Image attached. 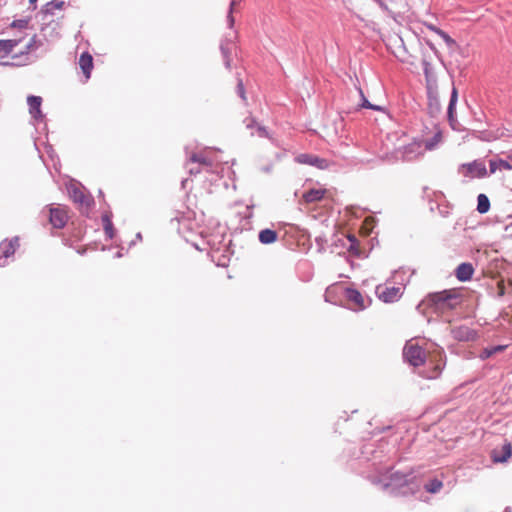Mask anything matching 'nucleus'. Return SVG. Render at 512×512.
I'll list each match as a JSON object with an SVG mask.
<instances>
[{
  "mask_svg": "<svg viewBox=\"0 0 512 512\" xmlns=\"http://www.w3.org/2000/svg\"><path fill=\"white\" fill-rule=\"evenodd\" d=\"M219 49H220V51H221L222 53H224V43H223V42H221V43L219 44Z\"/></svg>",
  "mask_w": 512,
  "mask_h": 512,
  "instance_id": "nucleus-42",
  "label": "nucleus"
},
{
  "mask_svg": "<svg viewBox=\"0 0 512 512\" xmlns=\"http://www.w3.org/2000/svg\"><path fill=\"white\" fill-rule=\"evenodd\" d=\"M18 246V237H14L9 241L4 240L3 242L0 243V267H4L7 265L8 258L14 255Z\"/></svg>",
  "mask_w": 512,
  "mask_h": 512,
  "instance_id": "nucleus-9",
  "label": "nucleus"
},
{
  "mask_svg": "<svg viewBox=\"0 0 512 512\" xmlns=\"http://www.w3.org/2000/svg\"><path fill=\"white\" fill-rule=\"evenodd\" d=\"M437 35L443 39L448 46H453L455 41L443 30H438Z\"/></svg>",
  "mask_w": 512,
  "mask_h": 512,
  "instance_id": "nucleus-35",
  "label": "nucleus"
},
{
  "mask_svg": "<svg viewBox=\"0 0 512 512\" xmlns=\"http://www.w3.org/2000/svg\"><path fill=\"white\" fill-rule=\"evenodd\" d=\"M27 104L32 119L37 122L42 121L44 119V115L41 111L42 98L40 96L30 95L27 97Z\"/></svg>",
  "mask_w": 512,
  "mask_h": 512,
  "instance_id": "nucleus-16",
  "label": "nucleus"
},
{
  "mask_svg": "<svg viewBox=\"0 0 512 512\" xmlns=\"http://www.w3.org/2000/svg\"><path fill=\"white\" fill-rule=\"evenodd\" d=\"M102 223H103V228H104L105 234L107 235V237L109 239H112L114 236L115 230H114L113 223L111 220V215L108 213L103 214L102 215Z\"/></svg>",
  "mask_w": 512,
  "mask_h": 512,
  "instance_id": "nucleus-28",
  "label": "nucleus"
},
{
  "mask_svg": "<svg viewBox=\"0 0 512 512\" xmlns=\"http://www.w3.org/2000/svg\"><path fill=\"white\" fill-rule=\"evenodd\" d=\"M358 91H359V95L361 97V103L358 105V108H366V109H372V110H376V111H381L383 110V108L379 105H374V104H371L364 96V93L363 91L361 90V88H358Z\"/></svg>",
  "mask_w": 512,
  "mask_h": 512,
  "instance_id": "nucleus-31",
  "label": "nucleus"
},
{
  "mask_svg": "<svg viewBox=\"0 0 512 512\" xmlns=\"http://www.w3.org/2000/svg\"><path fill=\"white\" fill-rule=\"evenodd\" d=\"M236 4H237V1H235V0H233L230 3V11H229V15L227 16V18H228L229 29L231 30V33H229L230 38L229 39L226 38V42L227 41L234 42V40L237 39V31L234 29V18L231 16V13L234 11Z\"/></svg>",
  "mask_w": 512,
  "mask_h": 512,
  "instance_id": "nucleus-26",
  "label": "nucleus"
},
{
  "mask_svg": "<svg viewBox=\"0 0 512 512\" xmlns=\"http://www.w3.org/2000/svg\"><path fill=\"white\" fill-rule=\"evenodd\" d=\"M296 161L300 164L314 166L319 169H327L329 167L328 160L308 153L299 154L296 157Z\"/></svg>",
  "mask_w": 512,
  "mask_h": 512,
  "instance_id": "nucleus-11",
  "label": "nucleus"
},
{
  "mask_svg": "<svg viewBox=\"0 0 512 512\" xmlns=\"http://www.w3.org/2000/svg\"><path fill=\"white\" fill-rule=\"evenodd\" d=\"M504 295H505V286H504L503 282H499L498 283V296L502 297Z\"/></svg>",
  "mask_w": 512,
  "mask_h": 512,
  "instance_id": "nucleus-37",
  "label": "nucleus"
},
{
  "mask_svg": "<svg viewBox=\"0 0 512 512\" xmlns=\"http://www.w3.org/2000/svg\"><path fill=\"white\" fill-rule=\"evenodd\" d=\"M382 8H387L384 0H375Z\"/></svg>",
  "mask_w": 512,
  "mask_h": 512,
  "instance_id": "nucleus-40",
  "label": "nucleus"
},
{
  "mask_svg": "<svg viewBox=\"0 0 512 512\" xmlns=\"http://www.w3.org/2000/svg\"><path fill=\"white\" fill-rule=\"evenodd\" d=\"M490 456L494 463H506L512 456L511 443L505 440L502 445L492 449Z\"/></svg>",
  "mask_w": 512,
  "mask_h": 512,
  "instance_id": "nucleus-8",
  "label": "nucleus"
},
{
  "mask_svg": "<svg viewBox=\"0 0 512 512\" xmlns=\"http://www.w3.org/2000/svg\"><path fill=\"white\" fill-rule=\"evenodd\" d=\"M413 476L411 473H403L399 471H386L379 478H374L372 482L380 485L383 490L390 489L392 493L405 494L406 491H401L402 488L408 487L412 482Z\"/></svg>",
  "mask_w": 512,
  "mask_h": 512,
  "instance_id": "nucleus-2",
  "label": "nucleus"
},
{
  "mask_svg": "<svg viewBox=\"0 0 512 512\" xmlns=\"http://www.w3.org/2000/svg\"><path fill=\"white\" fill-rule=\"evenodd\" d=\"M490 209V201L485 194H479L477 197V211L481 214L487 213Z\"/></svg>",
  "mask_w": 512,
  "mask_h": 512,
  "instance_id": "nucleus-30",
  "label": "nucleus"
},
{
  "mask_svg": "<svg viewBox=\"0 0 512 512\" xmlns=\"http://www.w3.org/2000/svg\"><path fill=\"white\" fill-rule=\"evenodd\" d=\"M210 245H211V248H210L209 256L211 258V261L214 262L216 264V266L223 267L224 266V262H223L224 252L221 250L220 246L216 247L214 243L213 244L210 243Z\"/></svg>",
  "mask_w": 512,
  "mask_h": 512,
  "instance_id": "nucleus-22",
  "label": "nucleus"
},
{
  "mask_svg": "<svg viewBox=\"0 0 512 512\" xmlns=\"http://www.w3.org/2000/svg\"><path fill=\"white\" fill-rule=\"evenodd\" d=\"M79 66L86 78H90L91 70L93 68V58L88 52L81 54L79 58Z\"/></svg>",
  "mask_w": 512,
  "mask_h": 512,
  "instance_id": "nucleus-20",
  "label": "nucleus"
},
{
  "mask_svg": "<svg viewBox=\"0 0 512 512\" xmlns=\"http://www.w3.org/2000/svg\"><path fill=\"white\" fill-rule=\"evenodd\" d=\"M457 101H458V91H457L456 87L453 85L452 91H451V96H450V101H449V105H448V109H447L448 120L453 128H454V122H456L455 107H456Z\"/></svg>",
  "mask_w": 512,
  "mask_h": 512,
  "instance_id": "nucleus-19",
  "label": "nucleus"
},
{
  "mask_svg": "<svg viewBox=\"0 0 512 512\" xmlns=\"http://www.w3.org/2000/svg\"><path fill=\"white\" fill-rule=\"evenodd\" d=\"M36 2H37V0H29V3H30V5L32 6L33 9L36 8Z\"/></svg>",
  "mask_w": 512,
  "mask_h": 512,
  "instance_id": "nucleus-41",
  "label": "nucleus"
},
{
  "mask_svg": "<svg viewBox=\"0 0 512 512\" xmlns=\"http://www.w3.org/2000/svg\"><path fill=\"white\" fill-rule=\"evenodd\" d=\"M349 239H350V241H352V242H353V241H355L354 236H350V237H349Z\"/></svg>",
  "mask_w": 512,
  "mask_h": 512,
  "instance_id": "nucleus-43",
  "label": "nucleus"
},
{
  "mask_svg": "<svg viewBox=\"0 0 512 512\" xmlns=\"http://www.w3.org/2000/svg\"><path fill=\"white\" fill-rule=\"evenodd\" d=\"M450 333L455 340L463 342L473 341L477 337V333L465 325L452 327Z\"/></svg>",
  "mask_w": 512,
  "mask_h": 512,
  "instance_id": "nucleus-12",
  "label": "nucleus"
},
{
  "mask_svg": "<svg viewBox=\"0 0 512 512\" xmlns=\"http://www.w3.org/2000/svg\"><path fill=\"white\" fill-rule=\"evenodd\" d=\"M49 221L54 228L61 229L63 228L67 221L68 215L67 211L64 207H55L50 209Z\"/></svg>",
  "mask_w": 512,
  "mask_h": 512,
  "instance_id": "nucleus-13",
  "label": "nucleus"
},
{
  "mask_svg": "<svg viewBox=\"0 0 512 512\" xmlns=\"http://www.w3.org/2000/svg\"><path fill=\"white\" fill-rule=\"evenodd\" d=\"M277 240V232L271 229H264L259 232V241L263 244H271Z\"/></svg>",
  "mask_w": 512,
  "mask_h": 512,
  "instance_id": "nucleus-25",
  "label": "nucleus"
},
{
  "mask_svg": "<svg viewBox=\"0 0 512 512\" xmlns=\"http://www.w3.org/2000/svg\"><path fill=\"white\" fill-rule=\"evenodd\" d=\"M442 140V135L440 132L434 134V136L426 141H423V146L426 150H433Z\"/></svg>",
  "mask_w": 512,
  "mask_h": 512,
  "instance_id": "nucleus-32",
  "label": "nucleus"
},
{
  "mask_svg": "<svg viewBox=\"0 0 512 512\" xmlns=\"http://www.w3.org/2000/svg\"><path fill=\"white\" fill-rule=\"evenodd\" d=\"M135 239H136V240L131 241L130 246L135 245L136 241H141V240H142V234H141L140 232H138V233L136 234Z\"/></svg>",
  "mask_w": 512,
  "mask_h": 512,
  "instance_id": "nucleus-38",
  "label": "nucleus"
},
{
  "mask_svg": "<svg viewBox=\"0 0 512 512\" xmlns=\"http://www.w3.org/2000/svg\"><path fill=\"white\" fill-rule=\"evenodd\" d=\"M345 297L349 302L351 308L355 311L363 310L367 307L368 301L365 297L356 289L347 288L345 290Z\"/></svg>",
  "mask_w": 512,
  "mask_h": 512,
  "instance_id": "nucleus-10",
  "label": "nucleus"
},
{
  "mask_svg": "<svg viewBox=\"0 0 512 512\" xmlns=\"http://www.w3.org/2000/svg\"><path fill=\"white\" fill-rule=\"evenodd\" d=\"M443 487V483L438 479H432L425 484V489L429 493H437Z\"/></svg>",
  "mask_w": 512,
  "mask_h": 512,
  "instance_id": "nucleus-33",
  "label": "nucleus"
},
{
  "mask_svg": "<svg viewBox=\"0 0 512 512\" xmlns=\"http://www.w3.org/2000/svg\"><path fill=\"white\" fill-rule=\"evenodd\" d=\"M404 358L413 366L417 367L425 361V351L417 344L407 343L403 349Z\"/></svg>",
  "mask_w": 512,
  "mask_h": 512,
  "instance_id": "nucleus-6",
  "label": "nucleus"
},
{
  "mask_svg": "<svg viewBox=\"0 0 512 512\" xmlns=\"http://www.w3.org/2000/svg\"><path fill=\"white\" fill-rule=\"evenodd\" d=\"M490 173H495L497 170H511L512 165L510 162L504 159H491L489 161Z\"/></svg>",
  "mask_w": 512,
  "mask_h": 512,
  "instance_id": "nucleus-24",
  "label": "nucleus"
},
{
  "mask_svg": "<svg viewBox=\"0 0 512 512\" xmlns=\"http://www.w3.org/2000/svg\"><path fill=\"white\" fill-rule=\"evenodd\" d=\"M509 283L512 285V278L509 280Z\"/></svg>",
  "mask_w": 512,
  "mask_h": 512,
  "instance_id": "nucleus-44",
  "label": "nucleus"
},
{
  "mask_svg": "<svg viewBox=\"0 0 512 512\" xmlns=\"http://www.w3.org/2000/svg\"><path fill=\"white\" fill-rule=\"evenodd\" d=\"M235 93L240 97L244 104H247L246 90L240 74H237L236 76Z\"/></svg>",
  "mask_w": 512,
  "mask_h": 512,
  "instance_id": "nucleus-29",
  "label": "nucleus"
},
{
  "mask_svg": "<svg viewBox=\"0 0 512 512\" xmlns=\"http://www.w3.org/2000/svg\"><path fill=\"white\" fill-rule=\"evenodd\" d=\"M68 193L73 202L79 204L81 207L88 208L90 206L91 198L87 196L83 190L75 184H72L68 187Z\"/></svg>",
  "mask_w": 512,
  "mask_h": 512,
  "instance_id": "nucleus-14",
  "label": "nucleus"
},
{
  "mask_svg": "<svg viewBox=\"0 0 512 512\" xmlns=\"http://www.w3.org/2000/svg\"><path fill=\"white\" fill-rule=\"evenodd\" d=\"M463 302V295L458 289H446L429 293L418 305L422 314L428 312L443 316L457 309Z\"/></svg>",
  "mask_w": 512,
  "mask_h": 512,
  "instance_id": "nucleus-1",
  "label": "nucleus"
},
{
  "mask_svg": "<svg viewBox=\"0 0 512 512\" xmlns=\"http://www.w3.org/2000/svg\"><path fill=\"white\" fill-rule=\"evenodd\" d=\"M247 130L250 131V135L254 136L255 134L261 138L268 137V131L265 126L260 125L254 117L249 116L243 121Z\"/></svg>",
  "mask_w": 512,
  "mask_h": 512,
  "instance_id": "nucleus-17",
  "label": "nucleus"
},
{
  "mask_svg": "<svg viewBox=\"0 0 512 512\" xmlns=\"http://www.w3.org/2000/svg\"><path fill=\"white\" fill-rule=\"evenodd\" d=\"M186 154L188 156V162L186 164V169L190 174H198L200 169L198 167H194V165L210 167L213 165L214 159L211 157L213 153L212 150H205L204 152H189V148H185Z\"/></svg>",
  "mask_w": 512,
  "mask_h": 512,
  "instance_id": "nucleus-4",
  "label": "nucleus"
},
{
  "mask_svg": "<svg viewBox=\"0 0 512 512\" xmlns=\"http://www.w3.org/2000/svg\"><path fill=\"white\" fill-rule=\"evenodd\" d=\"M65 5V2L62 0H53L45 4L42 8V12L44 14L54 15L55 10H61Z\"/></svg>",
  "mask_w": 512,
  "mask_h": 512,
  "instance_id": "nucleus-27",
  "label": "nucleus"
},
{
  "mask_svg": "<svg viewBox=\"0 0 512 512\" xmlns=\"http://www.w3.org/2000/svg\"><path fill=\"white\" fill-rule=\"evenodd\" d=\"M425 152L423 140H414L396 151L395 157L403 161H412Z\"/></svg>",
  "mask_w": 512,
  "mask_h": 512,
  "instance_id": "nucleus-5",
  "label": "nucleus"
},
{
  "mask_svg": "<svg viewBox=\"0 0 512 512\" xmlns=\"http://www.w3.org/2000/svg\"><path fill=\"white\" fill-rule=\"evenodd\" d=\"M326 194L325 189H310L306 191L302 198L306 203H316L323 199Z\"/></svg>",
  "mask_w": 512,
  "mask_h": 512,
  "instance_id": "nucleus-21",
  "label": "nucleus"
},
{
  "mask_svg": "<svg viewBox=\"0 0 512 512\" xmlns=\"http://www.w3.org/2000/svg\"><path fill=\"white\" fill-rule=\"evenodd\" d=\"M443 367H444V363H438V364H436V365L433 367L432 372H431V373H429L426 377H427V378H429V379L437 378V377L440 375V373H441V371H442Z\"/></svg>",
  "mask_w": 512,
  "mask_h": 512,
  "instance_id": "nucleus-34",
  "label": "nucleus"
},
{
  "mask_svg": "<svg viewBox=\"0 0 512 512\" xmlns=\"http://www.w3.org/2000/svg\"><path fill=\"white\" fill-rule=\"evenodd\" d=\"M427 27H428V29H429V30L433 31V32H434V33H436V34H437V31H438V30H441L440 28H438V27H436V26H434V25H432V24H431V25H428Z\"/></svg>",
  "mask_w": 512,
  "mask_h": 512,
  "instance_id": "nucleus-39",
  "label": "nucleus"
},
{
  "mask_svg": "<svg viewBox=\"0 0 512 512\" xmlns=\"http://www.w3.org/2000/svg\"><path fill=\"white\" fill-rule=\"evenodd\" d=\"M376 294L379 299L385 303H391L396 301L400 297V288L399 287H385L378 286L376 288Z\"/></svg>",
  "mask_w": 512,
  "mask_h": 512,
  "instance_id": "nucleus-15",
  "label": "nucleus"
},
{
  "mask_svg": "<svg viewBox=\"0 0 512 512\" xmlns=\"http://www.w3.org/2000/svg\"><path fill=\"white\" fill-rule=\"evenodd\" d=\"M424 74L426 78L428 109L431 115L435 116L441 111L438 88L435 77L431 74L429 64H425Z\"/></svg>",
  "mask_w": 512,
  "mask_h": 512,
  "instance_id": "nucleus-3",
  "label": "nucleus"
},
{
  "mask_svg": "<svg viewBox=\"0 0 512 512\" xmlns=\"http://www.w3.org/2000/svg\"><path fill=\"white\" fill-rule=\"evenodd\" d=\"M18 44L19 40L16 39L0 40V56H7Z\"/></svg>",
  "mask_w": 512,
  "mask_h": 512,
  "instance_id": "nucleus-23",
  "label": "nucleus"
},
{
  "mask_svg": "<svg viewBox=\"0 0 512 512\" xmlns=\"http://www.w3.org/2000/svg\"><path fill=\"white\" fill-rule=\"evenodd\" d=\"M460 172L470 178H482L487 175L485 163L481 160H475L471 163L462 164Z\"/></svg>",
  "mask_w": 512,
  "mask_h": 512,
  "instance_id": "nucleus-7",
  "label": "nucleus"
},
{
  "mask_svg": "<svg viewBox=\"0 0 512 512\" xmlns=\"http://www.w3.org/2000/svg\"><path fill=\"white\" fill-rule=\"evenodd\" d=\"M27 26H28V21L25 19L15 20L12 23V27L26 28Z\"/></svg>",
  "mask_w": 512,
  "mask_h": 512,
  "instance_id": "nucleus-36",
  "label": "nucleus"
},
{
  "mask_svg": "<svg viewBox=\"0 0 512 512\" xmlns=\"http://www.w3.org/2000/svg\"><path fill=\"white\" fill-rule=\"evenodd\" d=\"M474 273V268L471 263H461L455 270V276L458 280L464 282L470 280Z\"/></svg>",
  "mask_w": 512,
  "mask_h": 512,
  "instance_id": "nucleus-18",
  "label": "nucleus"
}]
</instances>
